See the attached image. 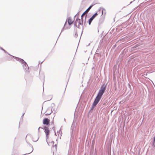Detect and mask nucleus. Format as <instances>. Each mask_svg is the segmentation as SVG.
Wrapping results in <instances>:
<instances>
[{"label": "nucleus", "instance_id": "nucleus-9", "mask_svg": "<svg viewBox=\"0 0 155 155\" xmlns=\"http://www.w3.org/2000/svg\"><path fill=\"white\" fill-rule=\"evenodd\" d=\"M98 15V14L97 12L94 14L91 17L93 18L94 19Z\"/></svg>", "mask_w": 155, "mask_h": 155}, {"label": "nucleus", "instance_id": "nucleus-2", "mask_svg": "<svg viewBox=\"0 0 155 155\" xmlns=\"http://www.w3.org/2000/svg\"><path fill=\"white\" fill-rule=\"evenodd\" d=\"M44 131L46 134V137L47 140L48 139L49 137V134H50V130L46 126L44 127Z\"/></svg>", "mask_w": 155, "mask_h": 155}, {"label": "nucleus", "instance_id": "nucleus-11", "mask_svg": "<svg viewBox=\"0 0 155 155\" xmlns=\"http://www.w3.org/2000/svg\"><path fill=\"white\" fill-rule=\"evenodd\" d=\"M79 20V21H80V19H78V20Z\"/></svg>", "mask_w": 155, "mask_h": 155}, {"label": "nucleus", "instance_id": "nucleus-1", "mask_svg": "<svg viewBox=\"0 0 155 155\" xmlns=\"http://www.w3.org/2000/svg\"><path fill=\"white\" fill-rule=\"evenodd\" d=\"M106 90V86L104 85H103L100 89L98 94L94 102H93L92 106L95 107L101 99L102 95Z\"/></svg>", "mask_w": 155, "mask_h": 155}, {"label": "nucleus", "instance_id": "nucleus-10", "mask_svg": "<svg viewBox=\"0 0 155 155\" xmlns=\"http://www.w3.org/2000/svg\"><path fill=\"white\" fill-rule=\"evenodd\" d=\"M40 128H41V129H42V128L41 127H39V128H38V130H39L40 129Z\"/></svg>", "mask_w": 155, "mask_h": 155}, {"label": "nucleus", "instance_id": "nucleus-8", "mask_svg": "<svg viewBox=\"0 0 155 155\" xmlns=\"http://www.w3.org/2000/svg\"><path fill=\"white\" fill-rule=\"evenodd\" d=\"M94 19L93 18L91 17L90 19H89L88 21V23L89 25H90L92 21H93V20Z\"/></svg>", "mask_w": 155, "mask_h": 155}, {"label": "nucleus", "instance_id": "nucleus-3", "mask_svg": "<svg viewBox=\"0 0 155 155\" xmlns=\"http://www.w3.org/2000/svg\"><path fill=\"white\" fill-rule=\"evenodd\" d=\"M44 131L46 134V137L47 140L48 139L49 137V134H50V130L46 126L44 127Z\"/></svg>", "mask_w": 155, "mask_h": 155}, {"label": "nucleus", "instance_id": "nucleus-7", "mask_svg": "<svg viewBox=\"0 0 155 155\" xmlns=\"http://www.w3.org/2000/svg\"><path fill=\"white\" fill-rule=\"evenodd\" d=\"M94 19L93 18L91 17L90 19H89L88 21V23L89 25H90L92 21H93V20Z\"/></svg>", "mask_w": 155, "mask_h": 155}, {"label": "nucleus", "instance_id": "nucleus-5", "mask_svg": "<svg viewBox=\"0 0 155 155\" xmlns=\"http://www.w3.org/2000/svg\"><path fill=\"white\" fill-rule=\"evenodd\" d=\"M94 5H91L86 10V11L84 12L82 15L81 16V20L82 21L83 19V17L85 15V14L87 13L90 10L91 8Z\"/></svg>", "mask_w": 155, "mask_h": 155}, {"label": "nucleus", "instance_id": "nucleus-6", "mask_svg": "<svg viewBox=\"0 0 155 155\" xmlns=\"http://www.w3.org/2000/svg\"><path fill=\"white\" fill-rule=\"evenodd\" d=\"M50 122V120L47 118H45L43 120V123L44 125H47L49 124Z\"/></svg>", "mask_w": 155, "mask_h": 155}, {"label": "nucleus", "instance_id": "nucleus-4", "mask_svg": "<svg viewBox=\"0 0 155 155\" xmlns=\"http://www.w3.org/2000/svg\"><path fill=\"white\" fill-rule=\"evenodd\" d=\"M67 21L69 25H72L73 22H74V20L71 18L69 17L66 20V22L65 23L64 25V27H65L67 23Z\"/></svg>", "mask_w": 155, "mask_h": 155}]
</instances>
